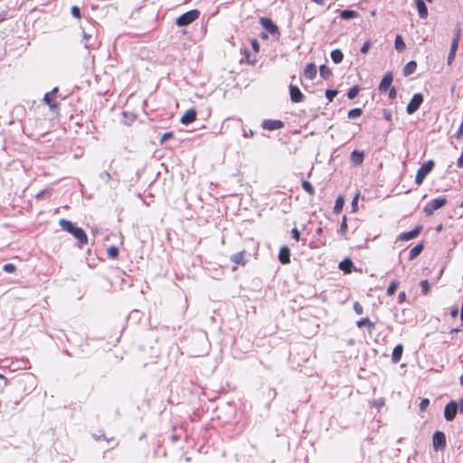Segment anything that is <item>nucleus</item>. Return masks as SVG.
I'll return each mask as SVG.
<instances>
[{"label":"nucleus","mask_w":463,"mask_h":463,"mask_svg":"<svg viewBox=\"0 0 463 463\" xmlns=\"http://www.w3.org/2000/svg\"><path fill=\"white\" fill-rule=\"evenodd\" d=\"M357 16V12L353 10H343L340 14V17L343 19H352Z\"/></svg>","instance_id":"c756f323"},{"label":"nucleus","mask_w":463,"mask_h":463,"mask_svg":"<svg viewBox=\"0 0 463 463\" xmlns=\"http://www.w3.org/2000/svg\"><path fill=\"white\" fill-rule=\"evenodd\" d=\"M374 406H376L377 408H380L383 405V400H377V401H374L373 402Z\"/></svg>","instance_id":"680f3d73"},{"label":"nucleus","mask_w":463,"mask_h":463,"mask_svg":"<svg viewBox=\"0 0 463 463\" xmlns=\"http://www.w3.org/2000/svg\"><path fill=\"white\" fill-rule=\"evenodd\" d=\"M458 411V402L452 400L447 405L444 409V418L447 421H452Z\"/></svg>","instance_id":"39448f33"},{"label":"nucleus","mask_w":463,"mask_h":463,"mask_svg":"<svg viewBox=\"0 0 463 463\" xmlns=\"http://www.w3.org/2000/svg\"><path fill=\"white\" fill-rule=\"evenodd\" d=\"M3 269H4V271H5L7 273H13L15 271L16 268L13 263H5L3 266Z\"/></svg>","instance_id":"a19ab883"},{"label":"nucleus","mask_w":463,"mask_h":463,"mask_svg":"<svg viewBox=\"0 0 463 463\" xmlns=\"http://www.w3.org/2000/svg\"><path fill=\"white\" fill-rule=\"evenodd\" d=\"M371 47V42L370 41H366L364 43L362 48H361V52L362 53H367L369 49Z\"/></svg>","instance_id":"de8ad7c7"},{"label":"nucleus","mask_w":463,"mask_h":463,"mask_svg":"<svg viewBox=\"0 0 463 463\" xmlns=\"http://www.w3.org/2000/svg\"><path fill=\"white\" fill-rule=\"evenodd\" d=\"M363 114V110L360 108H354L348 111V118H356L361 117Z\"/></svg>","instance_id":"473e14b6"},{"label":"nucleus","mask_w":463,"mask_h":463,"mask_svg":"<svg viewBox=\"0 0 463 463\" xmlns=\"http://www.w3.org/2000/svg\"><path fill=\"white\" fill-rule=\"evenodd\" d=\"M456 137L458 139H460L463 137V121L461 122L457 133H456Z\"/></svg>","instance_id":"603ef678"},{"label":"nucleus","mask_w":463,"mask_h":463,"mask_svg":"<svg viewBox=\"0 0 463 463\" xmlns=\"http://www.w3.org/2000/svg\"><path fill=\"white\" fill-rule=\"evenodd\" d=\"M108 255L112 259L117 258L118 256V249L116 246H110L108 249Z\"/></svg>","instance_id":"4c0bfd02"},{"label":"nucleus","mask_w":463,"mask_h":463,"mask_svg":"<svg viewBox=\"0 0 463 463\" xmlns=\"http://www.w3.org/2000/svg\"><path fill=\"white\" fill-rule=\"evenodd\" d=\"M260 24L270 34H272V35H276V34L279 35V27L273 23V21L270 18L261 17L260 18Z\"/></svg>","instance_id":"1a4fd4ad"},{"label":"nucleus","mask_w":463,"mask_h":463,"mask_svg":"<svg viewBox=\"0 0 463 463\" xmlns=\"http://www.w3.org/2000/svg\"><path fill=\"white\" fill-rule=\"evenodd\" d=\"M415 5L419 13V16L421 19L427 18L429 13L425 2L423 0H415Z\"/></svg>","instance_id":"2eb2a0df"},{"label":"nucleus","mask_w":463,"mask_h":463,"mask_svg":"<svg viewBox=\"0 0 463 463\" xmlns=\"http://www.w3.org/2000/svg\"><path fill=\"white\" fill-rule=\"evenodd\" d=\"M459 36H460V29L459 27L456 30L455 36L452 40L451 45H450V52H456L458 47L459 43Z\"/></svg>","instance_id":"393cba45"},{"label":"nucleus","mask_w":463,"mask_h":463,"mask_svg":"<svg viewBox=\"0 0 463 463\" xmlns=\"http://www.w3.org/2000/svg\"><path fill=\"white\" fill-rule=\"evenodd\" d=\"M448 200L446 197H438L430 200L424 206L423 212L427 216L433 214V213L441 207H443L447 203Z\"/></svg>","instance_id":"20e7f679"},{"label":"nucleus","mask_w":463,"mask_h":463,"mask_svg":"<svg viewBox=\"0 0 463 463\" xmlns=\"http://www.w3.org/2000/svg\"><path fill=\"white\" fill-rule=\"evenodd\" d=\"M284 127V122L279 119H264L261 128L266 130L274 131Z\"/></svg>","instance_id":"6e6552de"},{"label":"nucleus","mask_w":463,"mask_h":463,"mask_svg":"<svg viewBox=\"0 0 463 463\" xmlns=\"http://www.w3.org/2000/svg\"><path fill=\"white\" fill-rule=\"evenodd\" d=\"M254 136V132L250 129V130H243V137H252Z\"/></svg>","instance_id":"6e6d98bb"},{"label":"nucleus","mask_w":463,"mask_h":463,"mask_svg":"<svg viewBox=\"0 0 463 463\" xmlns=\"http://www.w3.org/2000/svg\"><path fill=\"white\" fill-rule=\"evenodd\" d=\"M302 188L310 195H314L315 194V189L312 185L311 183H309L308 181H302Z\"/></svg>","instance_id":"2f4dec72"},{"label":"nucleus","mask_w":463,"mask_h":463,"mask_svg":"<svg viewBox=\"0 0 463 463\" xmlns=\"http://www.w3.org/2000/svg\"><path fill=\"white\" fill-rule=\"evenodd\" d=\"M458 403V411L460 413H463V398L460 399L459 402Z\"/></svg>","instance_id":"69168bd1"},{"label":"nucleus","mask_w":463,"mask_h":463,"mask_svg":"<svg viewBox=\"0 0 463 463\" xmlns=\"http://www.w3.org/2000/svg\"><path fill=\"white\" fill-rule=\"evenodd\" d=\"M456 52H452L449 51V53L448 55V64H451L453 60L455 59Z\"/></svg>","instance_id":"4d7b16f0"},{"label":"nucleus","mask_w":463,"mask_h":463,"mask_svg":"<svg viewBox=\"0 0 463 463\" xmlns=\"http://www.w3.org/2000/svg\"><path fill=\"white\" fill-rule=\"evenodd\" d=\"M421 230H422L421 226H417L416 228H414L413 230H411L410 232H402L399 236V239L401 241H410V240H412V239L416 238L420 233Z\"/></svg>","instance_id":"f8f14e48"},{"label":"nucleus","mask_w":463,"mask_h":463,"mask_svg":"<svg viewBox=\"0 0 463 463\" xmlns=\"http://www.w3.org/2000/svg\"><path fill=\"white\" fill-rule=\"evenodd\" d=\"M99 177L104 182H109L111 178V175L108 171H104L99 175Z\"/></svg>","instance_id":"a18cd8bd"},{"label":"nucleus","mask_w":463,"mask_h":463,"mask_svg":"<svg viewBox=\"0 0 463 463\" xmlns=\"http://www.w3.org/2000/svg\"><path fill=\"white\" fill-rule=\"evenodd\" d=\"M250 44H251V47L253 49V51L255 52H260V43H259V41L255 38L251 39L250 40Z\"/></svg>","instance_id":"c03bdc74"},{"label":"nucleus","mask_w":463,"mask_h":463,"mask_svg":"<svg viewBox=\"0 0 463 463\" xmlns=\"http://www.w3.org/2000/svg\"><path fill=\"white\" fill-rule=\"evenodd\" d=\"M458 307H454V308L451 310V312H450V315H451V317H456L458 316Z\"/></svg>","instance_id":"e2e57ef3"},{"label":"nucleus","mask_w":463,"mask_h":463,"mask_svg":"<svg viewBox=\"0 0 463 463\" xmlns=\"http://www.w3.org/2000/svg\"><path fill=\"white\" fill-rule=\"evenodd\" d=\"M397 96V92L394 87L389 90V99H394Z\"/></svg>","instance_id":"864d4df0"},{"label":"nucleus","mask_w":463,"mask_h":463,"mask_svg":"<svg viewBox=\"0 0 463 463\" xmlns=\"http://www.w3.org/2000/svg\"><path fill=\"white\" fill-rule=\"evenodd\" d=\"M405 298H406V294L404 291H401L398 295V301L399 303H402L405 300Z\"/></svg>","instance_id":"bf43d9fd"},{"label":"nucleus","mask_w":463,"mask_h":463,"mask_svg":"<svg viewBox=\"0 0 463 463\" xmlns=\"http://www.w3.org/2000/svg\"><path fill=\"white\" fill-rule=\"evenodd\" d=\"M344 204H345V198H344V196L339 195L335 200V203L334 206V213L335 214H338L339 213H341L343 210Z\"/></svg>","instance_id":"b1692460"},{"label":"nucleus","mask_w":463,"mask_h":463,"mask_svg":"<svg viewBox=\"0 0 463 463\" xmlns=\"http://www.w3.org/2000/svg\"><path fill=\"white\" fill-rule=\"evenodd\" d=\"M392 80H393V75L392 72H387L385 73V75L383 77L380 84H379V91L380 92H385L387 91L392 83Z\"/></svg>","instance_id":"9b49d317"},{"label":"nucleus","mask_w":463,"mask_h":463,"mask_svg":"<svg viewBox=\"0 0 463 463\" xmlns=\"http://www.w3.org/2000/svg\"><path fill=\"white\" fill-rule=\"evenodd\" d=\"M346 221H347L346 216H344L343 220L341 222V224H340V229L338 231V232L342 235H345L346 231H347V222Z\"/></svg>","instance_id":"f704fd0d"},{"label":"nucleus","mask_w":463,"mask_h":463,"mask_svg":"<svg viewBox=\"0 0 463 463\" xmlns=\"http://www.w3.org/2000/svg\"><path fill=\"white\" fill-rule=\"evenodd\" d=\"M277 395V392L275 389L273 388H269V392H268V396L270 397L271 399H274Z\"/></svg>","instance_id":"13d9d810"},{"label":"nucleus","mask_w":463,"mask_h":463,"mask_svg":"<svg viewBox=\"0 0 463 463\" xmlns=\"http://www.w3.org/2000/svg\"><path fill=\"white\" fill-rule=\"evenodd\" d=\"M429 405H430V400L427 398L422 399L420 402V411H426Z\"/></svg>","instance_id":"79ce46f5"},{"label":"nucleus","mask_w":463,"mask_h":463,"mask_svg":"<svg viewBox=\"0 0 463 463\" xmlns=\"http://www.w3.org/2000/svg\"><path fill=\"white\" fill-rule=\"evenodd\" d=\"M200 15V12L196 9L190 10L179 17L175 21V24L179 27L186 26L194 22Z\"/></svg>","instance_id":"7ed1b4c3"},{"label":"nucleus","mask_w":463,"mask_h":463,"mask_svg":"<svg viewBox=\"0 0 463 463\" xmlns=\"http://www.w3.org/2000/svg\"><path fill=\"white\" fill-rule=\"evenodd\" d=\"M244 54H245V59L247 60V62H248L249 64H252V65H253V64H255V63H256L257 60H256V58H255V57H253V58L251 57V54H250V51L245 50Z\"/></svg>","instance_id":"ea45409f"},{"label":"nucleus","mask_w":463,"mask_h":463,"mask_svg":"<svg viewBox=\"0 0 463 463\" xmlns=\"http://www.w3.org/2000/svg\"><path fill=\"white\" fill-rule=\"evenodd\" d=\"M358 198H359V194H357L352 200V203H351V208H352V212H356L357 209H358Z\"/></svg>","instance_id":"37998d69"},{"label":"nucleus","mask_w":463,"mask_h":463,"mask_svg":"<svg viewBox=\"0 0 463 463\" xmlns=\"http://www.w3.org/2000/svg\"><path fill=\"white\" fill-rule=\"evenodd\" d=\"M384 118L388 121L392 120V112L388 109H383Z\"/></svg>","instance_id":"5fc2aeb1"},{"label":"nucleus","mask_w":463,"mask_h":463,"mask_svg":"<svg viewBox=\"0 0 463 463\" xmlns=\"http://www.w3.org/2000/svg\"><path fill=\"white\" fill-rule=\"evenodd\" d=\"M359 90H360V88L358 85L353 86L352 88L349 89V90L347 92V98L349 99H354L357 96V94L359 93Z\"/></svg>","instance_id":"72a5a7b5"},{"label":"nucleus","mask_w":463,"mask_h":463,"mask_svg":"<svg viewBox=\"0 0 463 463\" xmlns=\"http://www.w3.org/2000/svg\"><path fill=\"white\" fill-rule=\"evenodd\" d=\"M196 119V110L194 109H188L181 118L180 121L184 125H189Z\"/></svg>","instance_id":"ddd939ff"},{"label":"nucleus","mask_w":463,"mask_h":463,"mask_svg":"<svg viewBox=\"0 0 463 463\" xmlns=\"http://www.w3.org/2000/svg\"><path fill=\"white\" fill-rule=\"evenodd\" d=\"M435 163L433 160H428L425 162L417 171L415 176V184L420 185L426 176L433 170Z\"/></svg>","instance_id":"f03ea898"},{"label":"nucleus","mask_w":463,"mask_h":463,"mask_svg":"<svg viewBox=\"0 0 463 463\" xmlns=\"http://www.w3.org/2000/svg\"><path fill=\"white\" fill-rule=\"evenodd\" d=\"M311 1L317 4L318 5H321V6L325 5L326 2V0H311Z\"/></svg>","instance_id":"0e129e2a"},{"label":"nucleus","mask_w":463,"mask_h":463,"mask_svg":"<svg viewBox=\"0 0 463 463\" xmlns=\"http://www.w3.org/2000/svg\"><path fill=\"white\" fill-rule=\"evenodd\" d=\"M279 260L282 264H288L290 262V250L287 246L280 248Z\"/></svg>","instance_id":"4468645a"},{"label":"nucleus","mask_w":463,"mask_h":463,"mask_svg":"<svg viewBox=\"0 0 463 463\" xmlns=\"http://www.w3.org/2000/svg\"><path fill=\"white\" fill-rule=\"evenodd\" d=\"M460 330H461V329H460V327L452 328V329L450 330V333H451V334L458 333Z\"/></svg>","instance_id":"774afa93"},{"label":"nucleus","mask_w":463,"mask_h":463,"mask_svg":"<svg viewBox=\"0 0 463 463\" xmlns=\"http://www.w3.org/2000/svg\"><path fill=\"white\" fill-rule=\"evenodd\" d=\"M364 154L363 151L354 150L351 153V161L354 165H359L364 162Z\"/></svg>","instance_id":"f3484780"},{"label":"nucleus","mask_w":463,"mask_h":463,"mask_svg":"<svg viewBox=\"0 0 463 463\" xmlns=\"http://www.w3.org/2000/svg\"><path fill=\"white\" fill-rule=\"evenodd\" d=\"M173 136H174L173 132L165 133L160 139V143L163 144L165 140L171 138Z\"/></svg>","instance_id":"3c124183"},{"label":"nucleus","mask_w":463,"mask_h":463,"mask_svg":"<svg viewBox=\"0 0 463 463\" xmlns=\"http://www.w3.org/2000/svg\"><path fill=\"white\" fill-rule=\"evenodd\" d=\"M337 90H326V98L331 102L334 98L336 96Z\"/></svg>","instance_id":"58836bf2"},{"label":"nucleus","mask_w":463,"mask_h":463,"mask_svg":"<svg viewBox=\"0 0 463 463\" xmlns=\"http://www.w3.org/2000/svg\"><path fill=\"white\" fill-rule=\"evenodd\" d=\"M231 260L232 262H234L236 264L243 265L245 263L244 251H240V252H237V253L232 255Z\"/></svg>","instance_id":"cd10ccee"},{"label":"nucleus","mask_w":463,"mask_h":463,"mask_svg":"<svg viewBox=\"0 0 463 463\" xmlns=\"http://www.w3.org/2000/svg\"><path fill=\"white\" fill-rule=\"evenodd\" d=\"M338 268L345 274H348L352 272L354 263L350 259H345L339 263Z\"/></svg>","instance_id":"6ab92c4d"},{"label":"nucleus","mask_w":463,"mask_h":463,"mask_svg":"<svg viewBox=\"0 0 463 463\" xmlns=\"http://www.w3.org/2000/svg\"><path fill=\"white\" fill-rule=\"evenodd\" d=\"M331 59L335 63L342 62L344 59V54L340 49H335L330 53Z\"/></svg>","instance_id":"5701e85b"},{"label":"nucleus","mask_w":463,"mask_h":463,"mask_svg":"<svg viewBox=\"0 0 463 463\" xmlns=\"http://www.w3.org/2000/svg\"><path fill=\"white\" fill-rule=\"evenodd\" d=\"M6 19V13L0 14V23L4 22Z\"/></svg>","instance_id":"338daca9"},{"label":"nucleus","mask_w":463,"mask_h":463,"mask_svg":"<svg viewBox=\"0 0 463 463\" xmlns=\"http://www.w3.org/2000/svg\"><path fill=\"white\" fill-rule=\"evenodd\" d=\"M417 69V63L414 61H409L403 68L402 73L404 76L412 74Z\"/></svg>","instance_id":"4be33fe9"},{"label":"nucleus","mask_w":463,"mask_h":463,"mask_svg":"<svg viewBox=\"0 0 463 463\" xmlns=\"http://www.w3.org/2000/svg\"><path fill=\"white\" fill-rule=\"evenodd\" d=\"M291 234H292V237L297 241H298L300 240V232L297 229V228H293L291 230Z\"/></svg>","instance_id":"8fccbe9b"},{"label":"nucleus","mask_w":463,"mask_h":463,"mask_svg":"<svg viewBox=\"0 0 463 463\" xmlns=\"http://www.w3.org/2000/svg\"><path fill=\"white\" fill-rule=\"evenodd\" d=\"M319 72H320V76L326 80L328 79L332 74L329 67H327L326 65H324V64L319 67Z\"/></svg>","instance_id":"7c9ffc66"},{"label":"nucleus","mask_w":463,"mask_h":463,"mask_svg":"<svg viewBox=\"0 0 463 463\" xmlns=\"http://www.w3.org/2000/svg\"><path fill=\"white\" fill-rule=\"evenodd\" d=\"M52 194V189L46 188L44 190L40 191L38 194H36L35 198L37 200H43L50 198Z\"/></svg>","instance_id":"a878e982"},{"label":"nucleus","mask_w":463,"mask_h":463,"mask_svg":"<svg viewBox=\"0 0 463 463\" xmlns=\"http://www.w3.org/2000/svg\"><path fill=\"white\" fill-rule=\"evenodd\" d=\"M354 311H355V313H356V314H358V315H361V314H363V312H364V308H363V307H362L358 302H355V303L354 304Z\"/></svg>","instance_id":"09e8293b"},{"label":"nucleus","mask_w":463,"mask_h":463,"mask_svg":"<svg viewBox=\"0 0 463 463\" xmlns=\"http://www.w3.org/2000/svg\"><path fill=\"white\" fill-rule=\"evenodd\" d=\"M457 166L458 168H462L463 167V151H462V154L460 155V156L458 158Z\"/></svg>","instance_id":"052dcab7"},{"label":"nucleus","mask_w":463,"mask_h":463,"mask_svg":"<svg viewBox=\"0 0 463 463\" xmlns=\"http://www.w3.org/2000/svg\"><path fill=\"white\" fill-rule=\"evenodd\" d=\"M43 100L51 109L58 107V103L54 101V97H52V93H45Z\"/></svg>","instance_id":"c85d7f7f"},{"label":"nucleus","mask_w":463,"mask_h":463,"mask_svg":"<svg viewBox=\"0 0 463 463\" xmlns=\"http://www.w3.org/2000/svg\"><path fill=\"white\" fill-rule=\"evenodd\" d=\"M356 326L361 328L363 326H366L368 332L371 333L375 328V324L373 323L369 318L364 317L356 322Z\"/></svg>","instance_id":"aec40b11"},{"label":"nucleus","mask_w":463,"mask_h":463,"mask_svg":"<svg viewBox=\"0 0 463 463\" xmlns=\"http://www.w3.org/2000/svg\"><path fill=\"white\" fill-rule=\"evenodd\" d=\"M289 95L291 101L294 103L302 102L305 98L299 88L292 84L289 86Z\"/></svg>","instance_id":"9d476101"},{"label":"nucleus","mask_w":463,"mask_h":463,"mask_svg":"<svg viewBox=\"0 0 463 463\" xmlns=\"http://www.w3.org/2000/svg\"><path fill=\"white\" fill-rule=\"evenodd\" d=\"M394 46L398 52H402L406 48L405 43H404L402 35H400V34L396 35L395 41H394Z\"/></svg>","instance_id":"bb28decb"},{"label":"nucleus","mask_w":463,"mask_h":463,"mask_svg":"<svg viewBox=\"0 0 463 463\" xmlns=\"http://www.w3.org/2000/svg\"><path fill=\"white\" fill-rule=\"evenodd\" d=\"M424 249L423 243H419L414 246L409 252V260H412L417 258Z\"/></svg>","instance_id":"412c9836"},{"label":"nucleus","mask_w":463,"mask_h":463,"mask_svg":"<svg viewBox=\"0 0 463 463\" xmlns=\"http://www.w3.org/2000/svg\"><path fill=\"white\" fill-rule=\"evenodd\" d=\"M59 225L63 231L73 235L80 245H86L88 243V236L83 229L75 226L71 221L61 219L59 221Z\"/></svg>","instance_id":"f257e3e1"},{"label":"nucleus","mask_w":463,"mask_h":463,"mask_svg":"<svg viewBox=\"0 0 463 463\" xmlns=\"http://www.w3.org/2000/svg\"><path fill=\"white\" fill-rule=\"evenodd\" d=\"M434 450H443L446 448V436L444 432L437 430L432 437Z\"/></svg>","instance_id":"0eeeda50"},{"label":"nucleus","mask_w":463,"mask_h":463,"mask_svg":"<svg viewBox=\"0 0 463 463\" xmlns=\"http://www.w3.org/2000/svg\"><path fill=\"white\" fill-rule=\"evenodd\" d=\"M402 352H403V346L401 344L397 345L393 348L392 354V363L397 364V363L400 362V360L402 358Z\"/></svg>","instance_id":"a211bd4d"},{"label":"nucleus","mask_w":463,"mask_h":463,"mask_svg":"<svg viewBox=\"0 0 463 463\" xmlns=\"http://www.w3.org/2000/svg\"><path fill=\"white\" fill-rule=\"evenodd\" d=\"M71 14L75 18H80V9L78 6H75V5L72 6L71 7Z\"/></svg>","instance_id":"49530a36"},{"label":"nucleus","mask_w":463,"mask_h":463,"mask_svg":"<svg viewBox=\"0 0 463 463\" xmlns=\"http://www.w3.org/2000/svg\"><path fill=\"white\" fill-rule=\"evenodd\" d=\"M423 102V96L420 93H416L412 96L411 101L407 105L406 111L409 115L415 113Z\"/></svg>","instance_id":"423d86ee"},{"label":"nucleus","mask_w":463,"mask_h":463,"mask_svg":"<svg viewBox=\"0 0 463 463\" xmlns=\"http://www.w3.org/2000/svg\"><path fill=\"white\" fill-rule=\"evenodd\" d=\"M420 288H421V291L424 295H427L430 291V283L427 279H423L420 281Z\"/></svg>","instance_id":"c9c22d12"},{"label":"nucleus","mask_w":463,"mask_h":463,"mask_svg":"<svg viewBox=\"0 0 463 463\" xmlns=\"http://www.w3.org/2000/svg\"><path fill=\"white\" fill-rule=\"evenodd\" d=\"M397 288H398V282L392 281L387 288V295L392 296L395 293Z\"/></svg>","instance_id":"e433bc0d"},{"label":"nucleus","mask_w":463,"mask_h":463,"mask_svg":"<svg viewBox=\"0 0 463 463\" xmlns=\"http://www.w3.org/2000/svg\"><path fill=\"white\" fill-rule=\"evenodd\" d=\"M317 66L314 63H308L304 70V75L308 80H314L317 76Z\"/></svg>","instance_id":"dca6fc26"}]
</instances>
